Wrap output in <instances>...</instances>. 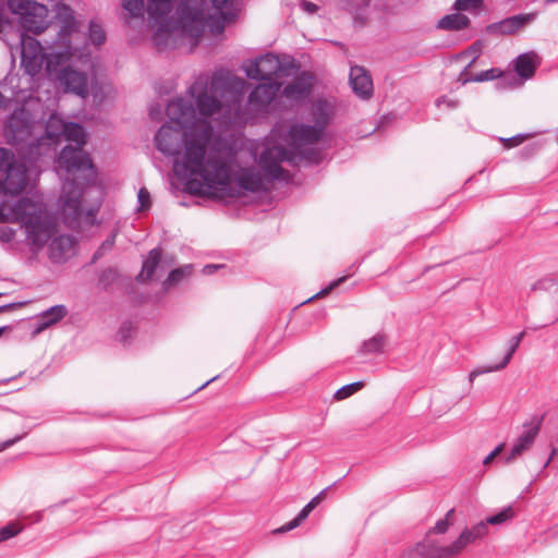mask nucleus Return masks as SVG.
<instances>
[{"mask_svg": "<svg viewBox=\"0 0 558 558\" xmlns=\"http://www.w3.org/2000/svg\"><path fill=\"white\" fill-rule=\"evenodd\" d=\"M501 141H504L506 143L507 147H513V146L521 144L523 141V137L518 135V136H513L510 138H501Z\"/></svg>", "mask_w": 558, "mask_h": 558, "instance_id": "nucleus-44", "label": "nucleus"}, {"mask_svg": "<svg viewBox=\"0 0 558 558\" xmlns=\"http://www.w3.org/2000/svg\"><path fill=\"white\" fill-rule=\"evenodd\" d=\"M315 77L310 72H301L291 83L287 84L281 94L291 101L306 99L313 89Z\"/></svg>", "mask_w": 558, "mask_h": 558, "instance_id": "nucleus-14", "label": "nucleus"}, {"mask_svg": "<svg viewBox=\"0 0 558 558\" xmlns=\"http://www.w3.org/2000/svg\"><path fill=\"white\" fill-rule=\"evenodd\" d=\"M524 336H525V331H521L519 335L512 337V339L517 340V342L521 343Z\"/></svg>", "mask_w": 558, "mask_h": 558, "instance_id": "nucleus-48", "label": "nucleus"}, {"mask_svg": "<svg viewBox=\"0 0 558 558\" xmlns=\"http://www.w3.org/2000/svg\"><path fill=\"white\" fill-rule=\"evenodd\" d=\"M25 435H22V436H16L12 439H8L3 442H0V452L5 450L7 448L13 446L14 444H16L17 441H20Z\"/></svg>", "mask_w": 558, "mask_h": 558, "instance_id": "nucleus-43", "label": "nucleus"}, {"mask_svg": "<svg viewBox=\"0 0 558 558\" xmlns=\"http://www.w3.org/2000/svg\"><path fill=\"white\" fill-rule=\"evenodd\" d=\"M31 135V124L25 110H15L5 124V136L16 143L26 142Z\"/></svg>", "mask_w": 558, "mask_h": 558, "instance_id": "nucleus-16", "label": "nucleus"}, {"mask_svg": "<svg viewBox=\"0 0 558 558\" xmlns=\"http://www.w3.org/2000/svg\"><path fill=\"white\" fill-rule=\"evenodd\" d=\"M219 266L217 265H206L204 268H203V272L205 275H210L214 272V270H216Z\"/></svg>", "mask_w": 558, "mask_h": 558, "instance_id": "nucleus-47", "label": "nucleus"}, {"mask_svg": "<svg viewBox=\"0 0 558 558\" xmlns=\"http://www.w3.org/2000/svg\"><path fill=\"white\" fill-rule=\"evenodd\" d=\"M137 199L140 203V207H138L140 210H145L150 207V194L147 191V189H145V187L140 189L138 194H137Z\"/></svg>", "mask_w": 558, "mask_h": 558, "instance_id": "nucleus-35", "label": "nucleus"}, {"mask_svg": "<svg viewBox=\"0 0 558 558\" xmlns=\"http://www.w3.org/2000/svg\"><path fill=\"white\" fill-rule=\"evenodd\" d=\"M246 86L245 80L219 70L211 76L199 75L189 89L202 118H197L189 99L175 98L168 104L166 113L179 128L163 124L155 135V145L160 153L174 158L173 170L190 193H221L233 197L239 194L238 190L260 192L282 178V161L293 165L320 161L322 153L316 145L329 123L330 110L326 101L315 105L314 125H291L286 138L290 150L272 146L262 153L259 166L264 173L242 163L238 150L215 132L207 119L222 112L228 123L242 121L241 102Z\"/></svg>", "mask_w": 558, "mask_h": 558, "instance_id": "nucleus-1", "label": "nucleus"}, {"mask_svg": "<svg viewBox=\"0 0 558 558\" xmlns=\"http://www.w3.org/2000/svg\"><path fill=\"white\" fill-rule=\"evenodd\" d=\"M27 185V167L8 148H0V193L16 195Z\"/></svg>", "mask_w": 558, "mask_h": 558, "instance_id": "nucleus-7", "label": "nucleus"}, {"mask_svg": "<svg viewBox=\"0 0 558 558\" xmlns=\"http://www.w3.org/2000/svg\"><path fill=\"white\" fill-rule=\"evenodd\" d=\"M554 282H553L551 279L543 278V279L537 280L535 283H533L532 287H531V290L532 291H535V290H546Z\"/></svg>", "mask_w": 558, "mask_h": 558, "instance_id": "nucleus-40", "label": "nucleus"}, {"mask_svg": "<svg viewBox=\"0 0 558 558\" xmlns=\"http://www.w3.org/2000/svg\"><path fill=\"white\" fill-rule=\"evenodd\" d=\"M9 9L20 16V23L26 32L40 34L49 26L46 5L34 0H8Z\"/></svg>", "mask_w": 558, "mask_h": 558, "instance_id": "nucleus-8", "label": "nucleus"}, {"mask_svg": "<svg viewBox=\"0 0 558 558\" xmlns=\"http://www.w3.org/2000/svg\"><path fill=\"white\" fill-rule=\"evenodd\" d=\"M514 515V511L511 507L504 508L500 512L495 515L488 517L485 522L492 525L501 524Z\"/></svg>", "mask_w": 558, "mask_h": 558, "instance_id": "nucleus-29", "label": "nucleus"}, {"mask_svg": "<svg viewBox=\"0 0 558 558\" xmlns=\"http://www.w3.org/2000/svg\"><path fill=\"white\" fill-rule=\"evenodd\" d=\"M469 23H470V19L466 15L461 14V13H453V14H448V15L444 16L438 22V27L441 29L459 31V29L466 27L469 25Z\"/></svg>", "mask_w": 558, "mask_h": 558, "instance_id": "nucleus-23", "label": "nucleus"}, {"mask_svg": "<svg viewBox=\"0 0 558 558\" xmlns=\"http://www.w3.org/2000/svg\"><path fill=\"white\" fill-rule=\"evenodd\" d=\"M387 344V337L383 333H377L371 339L363 342L360 352L362 354H376L384 352Z\"/></svg>", "mask_w": 558, "mask_h": 558, "instance_id": "nucleus-24", "label": "nucleus"}, {"mask_svg": "<svg viewBox=\"0 0 558 558\" xmlns=\"http://www.w3.org/2000/svg\"><path fill=\"white\" fill-rule=\"evenodd\" d=\"M524 336H525V331H521L519 335L512 337V339L517 340V342L521 343Z\"/></svg>", "mask_w": 558, "mask_h": 558, "instance_id": "nucleus-49", "label": "nucleus"}, {"mask_svg": "<svg viewBox=\"0 0 558 558\" xmlns=\"http://www.w3.org/2000/svg\"><path fill=\"white\" fill-rule=\"evenodd\" d=\"M539 64L538 57L534 52H526L520 54L514 61V69L518 75L523 80L531 78L537 65Z\"/></svg>", "mask_w": 558, "mask_h": 558, "instance_id": "nucleus-19", "label": "nucleus"}, {"mask_svg": "<svg viewBox=\"0 0 558 558\" xmlns=\"http://www.w3.org/2000/svg\"><path fill=\"white\" fill-rule=\"evenodd\" d=\"M53 221L56 219L53 218ZM51 240L48 248L49 258L53 263L66 262L70 257L75 254L76 239L72 235L60 234L57 235V222H54L53 234L47 240ZM48 242L45 243V245Z\"/></svg>", "mask_w": 558, "mask_h": 558, "instance_id": "nucleus-12", "label": "nucleus"}, {"mask_svg": "<svg viewBox=\"0 0 558 558\" xmlns=\"http://www.w3.org/2000/svg\"><path fill=\"white\" fill-rule=\"evenodd\" d=\"M483 0H456L454 9L457 11H472L480 9Z\"/></svg>", "mask_w": 558, "mask_h": 558, "instance_id": "nucleus-31", "label": "nucleus"}, {"mask_svg": "<svg viewBox=\"0 0 558 558\" xmlns=\"http://www.w3.org/2000/svg\"><path fill=\"white\" fill-rule=\"evenodd\" d=\"M498 371H500V369L498 368V366L496 364L474 368L469 374V383L472 386L477 376L487 374V373L498 372Z\"/></svg>", "mask_w": 558, "mask_h": 558, "instance_id": "nucleus-34", "label": "nucleus"}, {"mask_svg": "<svg viewBox=\"0 0 558 558\" xmlns=\"http://www.w3.org/2000/svg\"><path fill=\"white\" fill-rule=\"evenodd\" d=\"M555 452H556V450H553L551 456H550V457H549V459L545 462L544 468H546V466L549 464V462H550V460H551V457L554 456V453H555Z\"/></svg>", "mask_w": 558, "mask_h": 558, "instance_id": "nucleus-51", "label": "nucleus"}, {"mask_svg": "<svg viewBox=\"0 0 558 558\" xmlns=\"http://www.w3.org/2000/svg\"><path fill=\"white\" fill-rule=\"evenodd\" d=\"M452 514L453 509H450L444 519H440L436 522L432 531L436 534H445L448 531L449 526L451 525L450 518L452 517Z\"/></svg>", "mask_w": 558, "mask_h": 558, "instance_id": "nucleus-32", "label": "nucleus"}, {"mask_svg": "<svg viewBox=\"0 0 558 558\" xmlns=\"http://www.w3.org/2000/svg\"><path fill=\"white\" fill-rule=\"evenodd\" d=\"M161 258V251L158 248H154L149 252L148 257L143 262L142 271L137 276L138 281H146L149 280L158 264L160 263Z\"/></svg>", "mask_w": 558, "mask_h": 558, "instance_id": "nucleus-22", "label": "nucleus"}, {"mask_svg": "<svg viewBox=\"0 0 558 558\" xmlns=\"http://www.w3.org/2000/svg\"><path fill=\"white\" fill-rule=\"evenodd\" d=\"M281 88L277 82H268L257 85L248 95L247 104L255 112L266 111Z\"/></svg>", "mask_w": 558, "mask_h": 558, "instance_id": "nucleus-13", "label": "nucleus"}, {"mask_svg": "<svg viewBox=\"0 0 558 558\" xmlns=\"http://www.w3.org/2000/svg\"><path fill=\"white\" fill-rule=\"evenodd\" d=\"M1 222H19L25 233V242L33 253H38L53 234V216L39 198L23 197L13 205H0Z\"/></svg>", "mask_w": 558, "mask_h": 558, "instance_id": "nucleus-4", "label": "nucleus"}, {"mask_svg": "<svg viewBox=\"0 0 558 558\" xmlns=\"http://www.w3.org/2000/svg\"><path fill=\"white\" fill-rule=\"evenodd\" d=\"M114 242H116V233L111 234L106 241L102 242L100 247L95 253L94 259L99 258L105 253V251L110 250L114 245Z\"/></svg>", "mask_w": 558, "mask_h": 558, "instance_id": "nucleus-37", "label": "nucleus"}, {"mask_svg": "<svg viewBox=\"0 0 558 558\" xmlns=\"http://www.w3.org/2000/svg\"><path fill=\"white\" fill-rule=\"evenodd\" d=\"M505 444L498 445L484 460L483 464L488 465L504 450Z\"/></svg>", "mask_w": 558, "mask_h": 558, "instance_id": "nucleus-41", "label": "nucleus"}, {"mask_svg": "<svg viewBox=\"0 0 558 558\" xmlns=\"http://www.w3.org/2000/svg\"><path fill=\"white\" fill-rule=\"evenodd\" d=\"M363 387H364V383L363 381H355V383L345 385V386L339 388L335 392V399H337V400H344V399L349 398L350 396H352L353 393H355L359 390H361Z\"/></svg>", "mask_w": 558, "mask_h": 558, "instance_id": "nucleus-27", "label": "nucleus"}, {"mask_svg": "<svg viewBox=\"0 0 558 558\" xmlns=\"http://www.w3.org/2000/svg\"><path fill=\"white\" fill-rule=\"evenodd\" d=\"M325 490L320 492L317 496H315L307 505L312 507V510H314L318 505L319 502L322 501L323 499V495H324Z\"/></svg>", "mask_w": 558, "mask_h": 558, "instance_id": "nucleus-45", "label": "nucleus"}, {"mask_svg": "<svg viewBox=\"0 0 558 558\" xmlns=\"http://www.w3.org/2000/svg\"><path fill=\"white\" fill-rule=\"evenodd\" d=\"M71 57L70 48L64 51L44 53L40 43L27 34L21 35V65L24 71L31 75H37L44 62H46V71L49 75H53L58 68L69 61Z\"/></svg>", "mask_w": 558, "mask_h": 558, "instance_id": "nucleus-5", "label": "nucleus"}, {"mask_svg": "<svg viewBox=\"0 0 558 558\" xmlns=\"http://www.w3.org/2000/svg\"><path fill=\"white\" fill-rule=\"evenodd\" d=\"M66 313L68 311L64 305L51 306L39 316L36 331L40 332L51 325L60 322L66 315Z\"/></svg>", "mask_w": 558, "mask_h": 558, "instance_id": "nucleus-20", "label": "nucleus"}, {"mask_svg": "<svg viewBox=\"0 0 558 558\" xmlns=\"http://www.w3.org/2000/svg\"><path fill=\"white\" fill-rule=\"evenodd\" d=\"M192 274V265H185L170 271L168 278L163 281L165 289H168L170 286L180 282L183 278L190 276Z\"/></svg>", "mask_w": 558, "mask_h": 558, "instance_id": "nucleus-25", "label": "nucleus"}, {"mask_svg": "<svg viewBox=\"0 0 558 558\" xmlns=\"http://www.w3.org/2000/svg\"><path fill=\"white\" fill-rule=\"evenodd\" d=\"M519 345H520V343L517 342V340H513L512 338L509 340V347H508V351H507L506 355L499 363L496 364L500 371L504 369L508 365V363L510 362L512 355L514 354V352L517 351Z\"/></svg>", "mask_w": 558, "mask_h": 558, "instance_id": "nucleus-33", "label": "nucleus"}, {"mask_svg": "<svg viewBox=\"0 0 558 558\" xmlns=\"http://www.w3.org/2000/svg\"><path fill=\"white\" fill-rule=\"evenodd\" d=\"M288 66L294 68V62H282L277 56L266 53L245 66L247 77L257 81H270L274 75H288Z\"/></svg>", "mask_w": 558, "mask_h": 558, "instance_id": "nucleus-9", "label": "nucleus"}, {"mask_svg": "<svg viewBox=\"0 0 558 558\" xmlns=\"http://www.w3.org/2000/svg\"><path fill=\"white\" fill-rule=\"evenodd\" d=\"M436 104L438 107H440L442 104H446L449 108L456 107V102L453 100L447 99L446 97L439 98Z\"/></svg>", "mask_w": 558, "mask_h": 558, "instance_id": "nucleus-46", "label": "nucleus"}, {"mask_svg": "<svg viewBox=\"0 0 558 558\" xmlns=\"http://www.w3.org/2000/svg\"><path fill=\"white\" fill-rule=\"evenodd\" d=\"M174 0H123L122 7L131 17L142 19L145 11L149 22L156 26L154 39L161 49L175 34L197 40L203 36L211 19L220 16L223 22H231L233 0H182L177 19L168 17Z\"/></svg>", "mask_w": 558, "mask_h": 558, "instance_id": "nucleus-3", "label": "nucleus"}, {"mask_svg": "<svg viewBox=\"0 0 558 558\" xmlns=\"http://www.w3.org/2000/svg\"><path fill=\"white\" fill-rule=\"evenodd\" d=\"M312 511V507L305 505L304 508L299 512L296 518L279 527L276 532L286 533L292 531L293 529L298 527L301 524V522H303L310 515Z\"/></svg>", "mask_w": 558, "mask_h": 558, "instance_id": "nucleus-26", "label": "nucleus"}, {"mask_svg": "<svg viewBox=\"0 0 558 558\" xmlns=\"http://www.w3.org/2000/svg\"><path fill=\"white\" fill-rule=\"evenodd\" d=\"M488 534L487 522L481 521L471 529H464L459 537L449 545H440L433 541H425L417 544L413 555H421L422 558H456L464 548L483 538Z\"/></svg>", "mask_w": 558, "mask_h": 558, "instance_id": "nucleus-6", "label": "nucleus"}, {"mask_svg": "<svg viewBox=\"0 0 558 558\" xmlns=\"http://www.w3.org/2000/svg\"><path fill=\"white\" fill-rule=\"evenodd\" d=\"M350 84L353 92L363 99H368L373 94L372 78L366 70L362 66H351Z\"/></svg>", "mask_w": 558, "mask_h": 558, "instance_id": "nucleus-17", "label": "nucleus"}, {"mask_svg": "<svg viewBox=\"0 0 558 558\" xmlns=\"http://www.w3.org/2000/svg\"><path fill=\"white\" fill-rule=\"evenodd\" d=\"M88 37H89V40L92 41V44H94L95 46H100L106 40L105 31L98 23H95V22H90V24H89Z\"/></svg>", "mask_w": 558, "mask_h": 558, "instance_id": "nucleus-28", "label": "nucleus"}, {"mask_svg": "<svg viewBox=\"0 0 558 558\" xmlns=\"http://www.w3.org/2000/svg\"><path fill=\"white\" fill-rule=\"evenodd\" d=\"M74 146H65L58 157V167L73 179H66L59 197L62 221L73 230H85L96 225L101 203V189L93 185L96 171L89 156L83 150L85 130L77 123H66L62 136Z\"/></svg>", "mask_w": 558, "mask_h": 558, "instance_id": "nucleus-2", "label": "nucleus"}, {"mask_svg": "<svg viewBox=\"0 0 558 558\" xmlns=\"http://www.w3.org/2000/svg\"><path fill=\"white\" fill-rule=\"evenodd\" d=\"M216 378H217V377H213V378H210L209 380H207L205 384H203V385L198 388V390H199V389L205 388L208 384H210L211 381H214Z\"/></svg>", "mask_w": 558, "mask_h": 558, "instance_id": "nucleus-50", "label": "nucleus"}, {"mask_svg": "<svg viewBox=\"0 0 558 558\" xmlns=\"http://www.w3.org/2000/svg\"><path fill=\"white\" fill-rule=\"evenodd\" d=\"M66 62L59 66L56 74V78L59 85L66 93H73L80 97H86L88 95V78L87 74L82 71H77L72 66L66 65Z\"/></svg>", "mask_w": 558, "mask_h": 558, "instance_id": "nucleus-11", "label": "nucleus"}, {"mask_svg": "<svg viewBox=\"0 0 558 558\" xmlns=\"http://www.w3.org/2000/svg\"><path fill=\"white\" fill-rule=\"evenodd\" d=\"M497 75H498V70L497 69H489V70H486V71H482L480 74H477L473 78V81H475V82L490 81V80L496 78Z\"/></svg>", "mask_w": 558, "mask_h": 558, "instance_id": "nucleus-38", "label": "nucleus"}, {"mask_svg": "<svg viewBox=\"0 0 558 558\" xmlns=\"http://www.w3.org/2000/svg\"><path fill=\"white\" fill-rule=\"evenodd\" d=\"M543 420L544 415H533L523 423L522 434L515 439L509 454L505 457L506 464L512 463L533 446L542 428Z\"/></svg>", "mask_w": 558, "mask_h": 558, "instance_id": "nucleus-10", "label": "nucleus"}, {"mask_svg": "<svg viewBox=\"0 0 558 558\" xmlns=\"http://www.w3.org/2000/svg\"><path fill=\"white\" fill-rule=\"evenodd\" d=\"M347 279V277H341L337 280H333L329 283V286L325 289H323L320 292H318L314 298H317V296H323V295H326L327 293H329L331 290H333L335 288H337L340 283H342L344 280Z\"/></svg>", "mask_w": 558, "mask_h": 558, "instance_id": "nucleus-39", "label": "nucleus"}, {"mask_svg": "<svg viewBox=\"0 0 558 558\" xmlns=\"http://www.w3.org/2000/svg\"><path fill=\"white\" fill-rule=\"evenodd\" d=\"M535 13L518 14L502 20L499 23L490 25L488 28L490 32H495L501 35H511L529 24L535 19Z\"/></svg>", "mask_w": 558, "mask_h": 558, "instance_id": "nucleus-18", "label": "nucleus"}, {"mask_svg": "<svg viewBox=\"0 0 558 558\" xmlns=\"http://www.w3.org/2000/svg\"><path fill=\"white\" fill-rule=\"evenodd\" d=\"M64 125L65 122L61 118L51 114L46 123V136L36 140V143H29L31 153L35 149L37 155L47 154L50 148H46V144L48 142L57 144L62 136Z\"/></svg>", "mask_w": 558, "mask_h": 558, "instance_id": "nucleus-15", "label": "nucleus"}, {"mask_svg": "<svg viewBox=\"0 0 558 558\" xmlns=\"http://www.w3.org/2000/svg\"><path fill=\"white\" fill-rule=\"evenodd\" d=\"M301 7L308 14H314L318 10V5L310 1H303Z\"/></svg>", "mask_w": 558, "mask_h": 558, "instance_id": "nucleus-42", "label": "nucleus"}, {"mask_svg": "<svg viewBox=\"0 0 558 558\" xmlns=\"http://www.w3.org/2000/svg\"><path fill=\"white\" fill-rule=\"evenodd\" d=\"M12 305H5V306H0V312L7 310L8 307H11Z\"/></svg>", "mask_w": 558, "mask_h": 558, "instance_id": "nucleus-52", "label": "nucleus"}, {"mask_svg": "<svg viewBox=\"0 0 558 558\" xmlns=\"http://www.w3.org/2000/svg\"><path fill=\"white\" fill-rule=\"evenodd\" d=\"M15 238V230L8 226H0V242L11 243Z\"/></svg>", "mask_w": 558, "mask_h": 558, "instance_id": "nucleus-36", "label": "nucleus"}, {"mask_svg": "<svg viewBox=\"0 0 558 558\" xmlns=\"http://www.w3.org/2000/svg\"><path fill=\"white\" fill-rule=\"evenodd\" d=\"M22 531V526L17 523H9L0 529V542L10 539Z\"/></svg>", "mask_w": 558, "mask_h": 558, "instance_id": "nucleus-30", "label": "nucleus"}, {"mask_svg": "<svg viewBox=\"0 0 558 558\" xmlns=\"http://www.w3.org/2000/svg\"><path fill=\"white\" fill-rule=\"evenodd\" d=\"M60 1H54L56 16L62 23L61 32L70 34L76 27L74 12L68 4L60 3Z\"/></svg>", "mask_w": 558, "mask_h": 558, "instance_id": "nucleus-21", "label": "nucleus"}]
</instances>
